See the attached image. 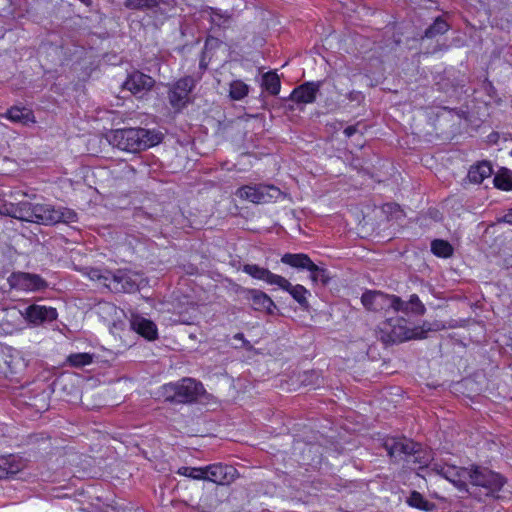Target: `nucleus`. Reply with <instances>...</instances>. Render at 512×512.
<instances>
[{"label": "nucleus", "mask_w": 512, "mask_h": 512, "mask_svg": "<svg viewBox=\"0 0 512 512\" xmlns=\"http://www.w3.org/2000/svg\"><path fill=\"white\" fill-rule=\"evenodd\" d=\"M249 86L241 80H234L230 84L229 96L231 99L239 101L248 95Z\"/></svg>", "instance_id": "obj_27"}, {"label": "nucleus", "mask_w": 512, "mask_h": 512, "mask_svg": "<svg viewBox=\"0 0 512 512\" xmlns=\"http://www.w3.org/2000/svg\"><path fill=\"white\" fill-rule=\"evenodd\" d=\"M408 503H409V505L419 508V509H423V510L429 509L428 508L429 503L422 497V495L420 493H418L416 491L412 492L411 496L409 497Z\"/></svg>", "instance_id": "obj_36"}, {"label": "nucleus", "mask_w": 512, "mask_h": 512, "mask_svg": "<svg viewBox=\"0 0 512 512\" xmlns=\"http://www.w3.org/2000/svg\"><path fill=\"white\" fill-rule=\"evenodd\" d=\"M55 208L48 204H33V217L35 223L56 224L58 215Z\"/></svg>", "instance_id": "obj_20"}, {"label": "nucleus", "mask_w": 512, "mask_h": 512, "mask_svg": "<svg viewBox=\"0 0 512 512\" xmlns=\"http://www.w3.org/2000/svg\"><path fill=\"white\" fill-rule=\"evenodd\" d=\"M235 338L242 340L244 338V335L242 333H238L235 335Z\"/></svg>", "instance_id": "obj_44"}, {"label": "nucleus", "mask_w": 512, "mask_h": 512, "mask_svg": "<svg viewBox=\"0 0 512 512\" xmlns=\"http://www.w3.org/2000/svg\"><path fill=\"white\" fill-rule=\"evenodd\" d=\"M276 286L288 292L302 308H308L307 295L310 293L303 285H292L285 277L281 276Z\"/></svg>", "instance_id": "obj_18"}, {"label": "nucleus", "mask_w": 512, "mask_h": 512, "mask_svg": "<svg viewBox=\"0 0 512 512\" xmlns=\"http://www.w3.org/2000/svg\"><path fill=\"white\" fill-rule=\"evenodd\" d=\"M496 188L509 191L512 189V178L505 174H498L493 179Z\"/></svg>", "instance_id": "obj_35"}, {"label": "nucleus", "mask_w": 512, "mask_h": 512, "mask_svg": "<svg viewBox=\"0 0 512 512\" xmlns=\"http://www.w3.org/2000/svg\"><path fill=\"white\" fill-rule=\"evenodd\" d=\"M195 87V80L186 76L172 84L168 91V100L176 111L182 110L190 102V93Z\"/></svg>", "instance_id": "obj_5"}, {"label": "nucleus", "mask_w": 512, "mask_h": 512, "mask_svg": "<svg viewBox=\"0 0 512 512\" xmlns=\"http://www.w3.org/2000/svg\"><path fill=\"white\" fill-rule=\"evenodd\" d=\"M321 82H306L296 87L290 99L297 104H310L316 100L317 94L320 90Z\"/></svg>", "instance_id": "obj_14"}, {"label": "nucleus", "mask_w": 512, "mask_h": 512, "mask_svg": "<svg viewBox=\"0 0 512 512\" xmlns=\"http://www.w3.org/2000/svg\"><path fill=\"white\" fill-rule=\"evenodd\" d=\"M504 220L505 222L512 224V213L505 215Z\"/></svg>", "instance_id": "obj_42"}, {"label": "nucleus", "mask_w": 512, "mask_h": 512, "mask_svg": "<svg viewBox=\"0 0 512 512\" xmlns=\"http://www.w3.org/2000/svg\"><path fill=\"white\" fill-rule=\"evenodd\" d=\"M93 356L89 353H75L68 357L71 366L81 368L92 363Z\"/></svg>", "instance_id": "obj_32"}, {"label": "nucleus", "mask_w": 512, "mask_h": 512, "mask_svg": "<svg viewBox=\"0 0 512 512\" xmlns=\"http://www.w3.org/2000/svg\"><path fill=\"white\" fill-rule=\"evenodd\" d=\"M5 116L13 122L27 124L35 122L34 116L29 109L13 107L7 111Z\"/></svg>", "instance_id": "obj_25"}, {"label": "nucleus", "mask_w": 512, "mask_h": 512, "mask_svg": "<svg viewBox=\"0 0 512 512\" xmlns=\"http://www.w3.org/2000/svg\"><path fill=\"white\" fill-rule=\"evenodd\" d=\"M236 292L243 295V298L250 302L255 311L273 314L276 309L274 301L265 292L258 289L244 288L237 285Z\"/></svg>", "instance_id": "obj_7"}, {"label": "nucleus", "mask_w": 512, "mask_h": 512, "mask_svg": "<svg viewBox=\"0 0 512 512\" xmlns=\"http://www.w3.org/2000/svg\"><path fill=\"white\" fill-rule=\"evenodd\" d=\"M432 469L458 486L465 485L470 475V469L463 467L449 465L439 466L437 464H434Z\"/></svg>", "instance_id": "obj_15"}, {"label": "nucleus", "mask_w": 512, "mask_h": 512, "mask_svg": "<svg viewBox=\"0 0 512 512\" xmlns=\"http://www.w3.org/2000/svg\"><path fill=\"white\" fill-rule=\"evenodd\" d=\"M155 85V80L140 71L130 73L123 83V88L131 92L133 95L142 98Z\"/></svg>", "instance_id": "obj_11"}, {"label": "nucleus", "mask_w": 512, "mask_h": 512, "mask_svg": "<svg viewBox=\"0 0 512 512\" xmlns=\"http://www.w3.org/2000/svg\"><path fill=\"white\" fill-rule=\"evenodd\" d=\"M361 302L368 310L378 312L388 310L393 304H398L399 297L381 291H367L362 295Z\"/></svg>", "instance_id": "obj_9"}, {"label": "nucleus", "mask_w": 512, "mask_h": 512, "mask_svg": "<svg viewBox=\"0 0 512 512\" xmlns=\"http://www.w3.org/2000/svg\"><path fill=\"white\" fill-rule=\"evenodd\" d=\"M83 3H88L90 0H80Z\"/></svg>", "instance_id": "obj_45"}, {"label": "nucleus", "mask_w": 512, "mask_h": 512, "mask_svg": "<svg viewBox=\"0 0 512 512\" xmlns=\"http://www.w3.org/2000/svg\"><path fill=\"white\" fill-rule=\"evenodd\" d=\"M384 447L391 458L409 456L419 453L420 445L407 438H389Z\"/></svg>", "instance_id": "obj_13"}, {"label": "nucleus", "mask_w": 512, "mask_h": 512, "mask_svg": "<svg viewBox=\"0 0 512 512\" xmlns=\"http://www.w3.org/2000/svg\"><path fill=\"white\" fill-rule=\"evenodd\" d=\"M357 132V128L356 126H348L344 129V134L347 136V137H351L352 135H354L355 133Z\"/></svg>", "instance_id": "obj_40"}, {"label": "nucleus", "mask_w": 512, "mask_h": 512, "mask_svg": "<svg viewBox=\"0 0 512 512\" xmlns=\"http://www.w3.org/2000/svg\"><path fill=\"white\" fill-rule=\"evenodd\" d=\"M8 283L11 288L33 292L45 289L47 287L46 281L37 274L26 272H14L8 278Z\"/></svg>", "instance_id": "obj_8"}, {"label": "nucleus", "mask_w": 512, "mask_h": 512, "mask_svg": "<svg viewBox=\"0 0 512 512\" xmlns=\"http://www.w3.org/2000/svg\"><path fill=\"white\" fill-rule=\"evenodd\" d=\"M362 94L360 92H351L349 94V99L352 101H360L362 99Z\"/></svg>", "instance_id": "obj_41"}, {"label": "nucleus", "mask_w": 512, "mask_h": 512, "mask_svg": "<svg viewBox=\"0 0 512 512\" xmlns=\"http://www.w3.org/2000/svg\"><path fill=\"white\" fill-rule=\"evenodd\" d=\"M107 275H110V271L105 270L102 271L100 269H91L88 272V276L93 281H100L103 283L105 287H107V283L109 282V278Z\"/></svg>", "instance_id": "obj_37"}, {"label": "nucleus", "mask_w": 512, "mask_h": 512, "mask_svg": "<svg viewBox=\"0 0 512 512\" xmlns=\"http://www.w3.org/2000/svg\"><path fill=\"white\" fill-rule=\"evenodd\" d=\"M130 326L136 333L149 341L155 340L157 338V327L151 320L147 318L139 315H132L130 319Z\"/></svg>", "instance_id": "obj_17"}, {"label": "nucleus", "mask_w": 512, "mask_h": 512, "mask_svg": "<svg viewBox=\"0 0 512 512\" xmlns=\"http://www.w3.org/2000/svg\"><path fill=\"white\" fill-rule=\"evenodd\" d=\"M409 302L411 313L415 315H423L425 313L426 308L416 294L410 296Z\"/></svg>", "instance_id": "obj_38"}, {"label": "nucleus", "mask_w": 512, "mask_h": 512, "mask_svg": "<svg viewBox=\"0 0 512 512\" xmlns=\"http://www.w3.org/2000/svg\"><path fill=\"white\" fill-rule=\"evenodd\" d=\"M236 195L245 201L255 204H264L278 199L281 195V191L273 185H245L236 191Z\"/></svg>", "instance_id": "obj_4"}, {"label": "nucleus", "mask_w": 512, "mask_h": 512, "mask_svg": "<svg viewBox=\"0 0 512 512\" xmlns=\"http://www.w3.org/2000/svg\"><path fill=\"white\" fill-rule=\"evenodd\" d=\"M493 173L492 166L488 161H481L473 166L468 171V179L475 184L482 183L486 178H489Z\"/></svg>", "instance_id": "obj_22"}, {"label": "nucleus", "mask_w": 512, "mask_h": 512, "mask_svg": "<svg viewBox=\"0 0 512 512\" xmlns=\"http://www.w3.org/2000/svg\"><path fill=\"white\" fill-rule=\"evenodd\" d=\"M163 134L145 128L117 129L110 135V143L122 151L137 153L159 144Z\"/></svg>", "instance_id": "obj_1"}, {"label": "nucleus", "mask_w": 512, "mask_h": 512, "mask_svg": "<svg viewBox=\"0 0 512 512\" xmlns=\"http://www.w3.org/2000/svg\"><path fill=\"white\" fill-rule=\"evenodd\" d=\"M410 302H404L400 297H399V303L398 304H393L391 306V309H393L394 311L396 312H403L405 314H409L411 313L410 311V306H409Z\"/></svg>", "instance_id": "obj_39"}, {"label": "nucleus", "mask_w": 512, "mask_h": 512, "mask_svg": "<svg viewBox=\"0 0 512 512\" xmlns=\"http://www.w3.org/2000/svg\"><path fill=\"white\" fill-rule=\"evenodd\" d=\"M160 0H125L124 5L132 10H145L157 7Z\"/></svg>", "instance_id": "obj_30"}, {"label": "nucleus", "mask_w": 512, "mask_h": 512, "mask_svg": "<svg viewBox=\"0 0 512 512\" xmlns=\"http://www.w3.org/2000/svg\"><path fill=\"white\" fill-rule=\"evenodd\" d=\"M203 392V385L192 378H183L178 382L165 384L161 388L165 401L183 404L197 400Z\"/></svg>", "instance_id": "obj_2"}, {"label": "nucleus", "mask_w": 512, "mask_h": 512, "mask_svg": "<svg viewBox=\"0 0 512 512\" xmlns=\"http://www.w3.org/2000/svg\"><path fill=\"white\" fill-rule=\"evenodd\" d=\"M22 316L30 324L39 326L46 322H52L56 320L58 313L54 307L32 304L28 306L24 312H22Z\"/></svg>", "instance_id": "obj_12"}, {"label": "nucleus", "mask_w": 512, "mask_h": 512, "mask_svg": "<svg viewBox=\"0 0 512 512\" xmlns=\"http://www.w3.org/2000/svg\"><path fill=\"white\" fill-rule=\"evenodd\" d=\"M415 462H419V463H421V464L428 465L427 460H425V461H421V460H419V459H418V457H416V458H415Z\"/></svg>", "instance_id": "obj_43"}, {"label": "nucleus", "mask_w": 512, "mask_h": 512, "mask_svg": "<svg viewBox=\"0 0 512 512\" xmlns=\"http://www.w3.org/2000/svg\"><path fill=\"white\" fill-rule=\"evenodd\" d=\"M468 481L475 487L484 489L485 495H492L502 489L504 478L491 470L475 467L470 469Z\"/></svg>", "instance_id": "obj_3"}, {"label": "nucleus", "mask_w": 512, "mask_h": 512, "mask_svg": "<svg viewBox=\"0 0 512 512\" xmlns=\"http://www.w3.org/2000/svg\"><path fill=\"white\" fill-rule=\"evenodd\" d=\"M242 270L252 278L263 280L269 285H277L281 278V275L274 274L270 270L256 264H245Z\"/></svg>", "instance_id": "obj_19"}, {"label": "nucleus", "mask_w": 512, "mask_h": 512, "mask_svg": "<svg viewBox=\"0 0 512 512\" xmlns=\"http://www.w3.org/2000/svg\"><path fill=\"white\" fill-rule=\"evenodd\" d=\"M26 467V462L17 455L0 456V480L7 479L21 472Z\"/></svg>", "instance_id": "obj_16"}, {"label": "nucleus", "mask_w": 512, "mask_h": 512, "mask_svg": "<svg viewBox=\"0 0 512 512\" xmlns=\"http://www.w3.org/2000/svg\"><path fill=\"white\" fill-rule=\"evenodd\" d=\"M55 213L58 215L57 223H72L77 220V214L68 208H59L55 210Z\"/></svg>", "instance_id": "obj_34"}, {"label": "nucleus", "mask_w": 512, "mask_h": 512, "mask_svg": "<svg viewBox=\"0 0 512 512\" xmlns=\"http://www.w3.org/2000/svg\"><path fill=\"white\" fill-rule=\"evenodd\" d=\"M310 272V278L313 283H322L323 285L328 284L330 276L328 271L321 266L316 265L314 262L310 265L308 270Z\"/></svg>", "instance_id": "obj_28"}, {"label": "nucleus", "mask_w": 512, "mask_h": 512, "mask_svg": "<svg viewBox=\"0 0 512 512\" xmlns=\"http://www.w3.org/2000/svg\"><path fill=\"white\" fill-rule=\"evenodd\" d=\"M5 214L27 222H34L33 217V204L30 202H20L17 205H12L7 209Z\"/></svg>", "instance_id": "obj_23"}, {"label": "nucleus", "mask_w": 512, "mask_h": 512, "mask_svg": "<svg viewBox=\"0 0 512 512\" xmlns=\"http://www.w3.org/2000/svg\"><path fill=\"white\" fill-rule=\"evenodd\" d=\"M431 330L430 327L427 330L424 329H409L404 326H394L391 330V339L393 341L403 342L410 339H422L425 338L427 331Z\"/></svg>", "instance_id": "obj_21"}, {"label": "nucleus", "mask_w": 512, "mask_h": 512, "mask_svg": "<svg viewBox=\"0 0 512 512\" xmlns=\"http://www.w3.org/2000/svg\"><path fill=\"white\" fill-rule=\"evenodd\" d=\"M107 288L114 293H133L139 289V276L125 270L110 271Z\"/></svg>", "instance_id": "obj_6"}, {"label": "nucleus", "mask_w": 512, "mask_h": 512, "mask_svg": "<svg viewBox=\"0 0 512 512\" xmlns=\"http://www.w3.org/2000/svg\"><path fill=\"white\" fill-rule=\"evenodd\" d=\"M281 262L286 265H289L293 268L306 269V270H309L310 265L313 263V261L310 259V257L307 254H303V253H298V254L286 253L282 256Z\"/></svg>", "instance_id": "obj_24"}, {"label": "nucleus", "mask_w": 512, "mask_h": 512, "mask_svg": "<svg viewBox=\"0 0 512 512\" xmlns=\"http://www.w3.org/2000/svg\"><path fill=\"white\" fill-rule=\"evenodd\" d=\"M431 251L438 257L448 258L453 254V247L448 241L436 239L431 243Z\"/></svg>", "instance_id": "obj_26"}, {"label": "nucleus", "mask_w": 512, "mask_h": 512, "mask_svg": "<svg viewBox=\"0 0 512 512\" xmlns=\"http://www.w3.org/2000/svg\"><path fill=\"white\" fill-rule=\"evenodd\" d=\"M263 86L272 95H277L280 92L281 83L278 75L273 72H268L263 76Z\"/></svg>", "instance_id": "obj_29"}, {"label": "nucleus", "mask_w": 512, "mask_h": 512, "mask_svg": "<svg viewBox=\"0 0 512 512\" xmlns=\"http://www.w3.org/2000/svg\"><path fill=\"white\" fill-rule=\"evenodd\" d=\"M449 26L441 18H437L434 23L425 31V37L427 38H433L437 35L444 34L446 31H448Z\"/></svg>", "instance_id": "obj_31"}, {"label": "nucleus", "mask_w": 512, "mask_h": 512, "mask_svg": "<svg viewBox=\"0 0 512 512\" xmlns=\"http://www.w3.org/2000/svg\"><path fill=\"white\" fill-rule=\"evenodd\" d=\"M177 473L195 480H203L204 467H181L178 469Z\"/></svg>", "instance_id": "obj_33"}, {"label": "nucleus", "mask_w": 512, "mask_h": 512, "mask_svg": "<svg viewBox=\"0 0 512 512\" xmlns=\"http://www.w3.org/2000/svg\"><path fill=\"white\" fill-rule=\"evenodd\" d=\"M237 477V470L230 465L212 464L204 467L203 480L213 482L218 485H229Z\"/></svg>", "instance_id": "obj_10"}]
</instances>
